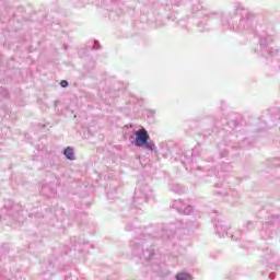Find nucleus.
Masks as SVG:
<instances>
[{"instance_id": "obj_1", "label": "nucleus", "mask_w": 280, "mask_h": 280, "mask_svg": "<svg viewBox=\"0 0 280 280\" xmlns=\"http://www.w3.org/2000/svg\"><path fill=\"white\" fill-rule=\"evenodd\" d=\"M136 140L135 144L137 148H145L147 150H150L151 152H154L156 150V145L152 140H150V135L148 133V130L145 128L139 129L136 131Z\"/></svg>"}, {"instance_id": "obj_4", "label": "nucleus", "mask_w": 280, "mask_h": 280, "mask_svg": "<svg viewBox=\"0 0 280 280\" xmlns=\"http://www.w3.org/2000/svg\"><path fill=\"white\" fill-rule=\"evenodd\" d=\"M60 86H62V89H67V86H69V82L67 80H62L60 82Z\"/></svg>"}, {"instance_id": "obj_3", "label": "nucleus", "mask_w": 280, "mask_h": 280, "mask_svg": "<svg viewBox=\"0 0 280 280\" xmlns=\"http://www.w3.org/2000/svg\"><path fill=\"white\" fill-rule=\"evenodd\" d=\"M176 279L177 280H191V277L188 273H177Z\"/></svg>"}, {"instance_id": "obj_2", "label": "nucleus", "mask_w": 280, "mask_h": 280, "mask_svg": "<svg viewBox=\"0 0 280 280\" xmlns=\"http://www.w3.org/2000/svg\"><path fill=\"white\" fill-rule=\"evenodd\" d=\"M63 154L69 161H75V153L71 147L66 148Z\"/></svg>"}]
</instances>
